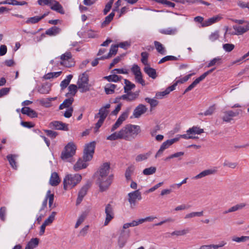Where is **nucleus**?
I'll return each instance as SVG.
<instances>
[{
    "label": "nucleus",
    "instance_id": "obj_34",
    "mask_svg": "<svg viewBox=\"0 0 249 249\" xmlns=\"http://www.w3.org/2000/svg\"><path fill=\"white\" fill-rule=\"evenodd\" d=\"M178 32L176 28L169 27L166 29H162L160 31V33L167 35H174Z\"/></svg>",
    "mask_w": 249,
    "mask_h": 249
},
{
    "label": "nucleus",
    "instance_id": "obj_53",
    "mask_svg": "<svg viewBox=\"0 0 249 249\" xmlns=\"http://www.w3.org/2000/svg\"><path fill=\"white\" fill-rule=\"evenodd\" d=\"M145 101L150 105L151 107H155L159 103L157 100L148 97L145 98Z\"/></svg>",
    "mask_w": 249,
    "mask_h": 249
},
{
    "label": "nucleus",
    "instance_id": "obj_44",
    "mask_svg": "<svg viewBox=\"0 0 249 249\" xmlns=\"http://www.w3.org/2000/svg\"><path fill=\"white\" fill-rule=\"evenodd\" d=\"M125 86L124 87L125 92H128L135 87V85L128 80H124Z\"/></svg>",
    "mask_w": 249,
    "mask_h": 249
},
{
    "label": "nucleus",
    "instance_id": "obj_55",
    "mask_svg": "<svg viewBox=\"0 0 249 249\" xmlns=\"http://www.w3.org/2000/svg\"><path fill=\"white\" fill-rule=\"evenodd\" d=\"M221 58L219 57H215L212 59L210 62L209 63L208 65V67H210L213 66H214L216 64H219L221 63Z\"/></svg>",
    "mask_w": 249,
    "mask_h": 249
},
{
    "label": "nucleus",
    "instance_id": "obj_32",
    "mask_svg": "<svg viewBox=\"0 0 249 249\" xmlns=\"http://www.w3.org/2000/svg\"><path fill=\"white\" fill-rule=\"evenodd\" d=\"M179 140L178 138H175L174 139H172L170 140H168L166 141L163 142L160 146V147L162 148L163 150L167 149L170 145L173 144L174 143L177 142Z\"/></svg>",
    "mask_w": 249,
    "mask_h": 249
},
{
    "label": "nucleus",
    "instance_id": "obj_41",
    "mask_svg": "<svg viewBox=\"0 0 249 249\" xmlns=\"http://www.w3.org/2000/svg\"><path fill=\"white\" fill-rule=\"evenodd\" d=\"M112 74H112V75L105 76V77H104V78L107 80L109 82H118L121 79V78H122L121 76H119L116 74H115V73H112Z\"/></svg>",
    "mask_w": 249,
    "mask_h": 249
},
{
    "label": "nucleus",
    "instance_id": "obj_31",
    "mask_svg": "<svg viewBox=\"0 0 249 249\" xmlns=\"http://www.w3.org/2000/svg\"><path fill=\"white\" fill-rule=\"evenodd\" d=\"M46 198L47 201L48 199H49V206L50 208H54L56 207L55 204L53 205L54 194H51V191L50 190H48L47 191Z\"/></svg>",
    "mask_w": 249,
    "mask_h": 249
},
{
    "label": "nucleus",
    "instance_id": "obj_39",
    "mask_svg": "<svg viewBox=\"0 0 249 249\" xmlns=\"http://www.w3.org/2000/svg\"><path fill=\"white\" fill-rule=\"evenodd\" d=\"M216 109L215 105H213L210 106L204 113H199L198 115L210 116L213 114Z\"/></svg>",
    "mask_w": 249,
    "mask_h": 249
},
{
    "label": "nucleus",
    "instance_id": "obj_14",
    "mask_svg": "<svg viewBox=\"0 0 249 249\" xmlns=\"http://www.w3.org/2000/svg\"><path fill=\"white\" fill-rule=\"evenodd\" d=\"M215 69H212L202 74L200 76L196 78L185 90L184 92H187L194 88L200 81H202L210 73H211Z\"/></svg>",
    "mask_w": 249,
    "mask_h": 249
},
{
    "label": "nucleus",
    "instance_id": "obj_6",
    "mask_svg": "<svg viewBox=\"0 0 249 249\" xmlns=\"http://www.w3.org/2000/svg\"><path fill=\"white\" fill-rule=\"evenodd\" d=\"M77 84L81 92H85L89 90L90 85L89 84V76L86 72L79 75Z\"/></svg>",
    "mask_w": 249,
    "mask_h": 249
},
{
    "label": "nucleus",
    "instance_id": "obj_25",
    "mask_svg": "<svg viewBox=\"0 0 249 249\" xmlns=\"http://www.w3.org/2000/svg\"><path fill=\"white\" fill-rule=\"evenodd\" d=\"M118 45H112L110 47L109 52L107 55H104L101 57V59H106L111 57L112 56L115 55L118 51Z\"/></svg>",
    "mask_w": 249,
    "mask_h": 249
},
{
    "label": "nucleus",
    "instance_id": "obj_2",
    "mask_svg": "<svg viewBox=\"0 0 249 249\" xmlns=\"http://www.w3.org/2000/svg\"><path fill=\"white\" fill-rule=\"evenodd\" d=\"M237 24L233 25L234 32L230 33L232 35H242L249 31V21L243 19H232Z\"/></svg>",
    "mask_w": 249,
    "mask_h": 249
},
{
    "label": "nucleus",
    "instance_id": "obj_21",
    "mask_svg": "<svg viewBox=\"0 0 249 249\" xmlns=\"http://www.w3.org/2000/svg\"><path fill=\"white\" fill-rule=\"evenodd\" d=\"M216 171H217L215 169L205 170L200 173L199 174L193 177V178L195 179L201 178L207 176L214 174L216 172Z\"/></svg>",
    "mask_w": 249,
    "mask_h": 249
},
{
    "label": "nucleus",
    "instance_id": "obj_59",
    "mask_svg": "<svg viewBox=\"0 0 249 249\" xmlns=\"http://www.w3.org/2000/svg\"><path fill=\"white\" fill-rule=\"evenodd\" d=\"M7 209L5 207H2L0 209V218L2 221L5 220V215Z\"/></svg>",
    "mask_w": 249,
    "mask_h": 249
},
{
    "label": "nucleus",
    "instance_id": "obj_8",
    "mask_svg": "<svg viewBox=\"0 0 249 249\" xmlns=\"http://www.w3.org/2000/svg\"><path fill=\"white\" fill-rule=\"evenodd\" d=\"M95 142H92L85 146L83 158L85 161L90 160L93 158L95 147Z\"/></svg>",
    "mask_w": 249,
    "mask_h": 249
},
{
    "label": "nucleus",
    "instance_id": "obj_9",
    "mask_svg": "<svg viewBox=\"0 0 249 249\" xmlns=\"http://www.w3.org/2000/svg\"><path fill=\"white\" fill-rule=\"evenodd\" d=\"M60 64L66 67L73 66L75 62L70 52H66L60 56Z\"/></svg>",
    "mask_w": 249,
    "mask_h": 249
},
{
    "label": "nucleus",
    "instance_id": "obj_57",
    "mask_svg": "<svg viewBox=\"0 0 249 249\" xmlns=\"http://www.w3.org/2000/svg\"><path fill=\"white\" fill-rule=\"evenodd\" d=\"M234 45L232 44L226 43L223 45V49L227 52H230L234 48Z\"/></svg>",
    "mask_w": 249,
    "mask_h": 249
},
{
    "label": "nucleus",
    "instance_id": "obj_20",
    "mask_svg": "<svg viewBox=\"0 0 249 249\" xmlns=\"http://www.w3.org/2000/svg\"><path fill=\"white\" fill-rule=\"evenodd\" d=\"M221 19V17L219 15L213 16L211 18H209L204 21V23L202 25V27L209 26L213 23L219 21Z\"/></svg>",
    "mask_w": 249,
    "mask_h": 249
},
{
    "label": "nucleus",
    "instance_id": "obj_46",
    "mask_svg": "<svg viewBox=\"0 0 249 249\" xmlns=\"http://www.w3.org/2000/svg\"><path fill=\"white\" fill-rule=\"evenodd\" d=\"M151 152H148L143 154H139L136 158V161L140 162L146 160L151 155Z\"/></svg>",
    "mask_w": 249,
    "mask_h": 249
},
{
    "label": "nucleus",
    "instance_id": "obj_15",
    "mask_svg": "<svg viewBox=\"0 0 249 249\" xmlns=\"http://www.w3.org/2000/svg\"><path fill=\"white\" fill-rule=\"evenodd\" d=\"M110 170V163L109 162H105L103 163L99 168V176L100 177L101 179H103L102 178L104 177H108L109 172Z\"/></svg>",
    "mask_w": 249,
    "mask_h": 249
},
{
    "label": "nucleus",
    "instance_id": "obj_24",
    "mask_svg": "<svg viewBox=\"0 0 249 249\" xmlns=\"http://www.w3.org/2000/svg\"><path fill=\"white\" fill-rule=\"evenodd\" d=\"M60 182V179L56 172H53L50 179V184L53 186H55Z\"/></svg>",
    "mask_w": 249,
    "mask_h": 249
},
{
    "label": "nucleus",
    "instance_id": "obj_18",
    "mask_svg": "<svg viewBox=\"0 0 249 249\" xmlns=\"http://www.w3.org/2000/svg\"><path fill=\"white\" fill-rule=\"evenodd\" d=\"M147 110V107L143 104L139 105L133 111V115L135 118H138L142 114L145 113Z\"/></svg>",
    "mask_w": 249,
    "mask_h": 249
},
{
    "label": "nucleus",
    "instance_id": "obj_23",
    "mask_svg": "<svg viewBox=\"0 0 249 249\" xmlns=\"http://www.w3.org/2000/svg\"><path fill=\"white\" fill-rule=\"evenodd\" d=\"M118 139H124L122 129L118 132H115L107 137V140L115 141Z\"/></svg>",
    "mask_w": 249,
    "mask_h": 249
},
{
    "label": "nucleus",
    "instance_id": "obj_22",
    "mask_svg": "<svg viewBox=\"0 0 249 249\" xmlns=\"http://www.w3.org/2000/svg\"><path fill=\"white\" fill-rule=\"evenodd\" d=\"M183 83H184V82H183L182 78L179 77L176 78L175 80V82L172 86L167 88L165 91L161 92L160 93H169L170 92L175 89V88L178 84H182Z\"/></svg>",
    "mask_w": 249,
    "mask_h": 249
},
{
    "label": "nucleus",
    "instance_id": "obj_27",
    "mask_svg": "<svg viewBox=\"0 0 249 249\" xmlns=\"http://www.w3.org/2000/svg\"><path fill=\"white\" fill-rule=\"evenodd\" d=\"M17 155L15 154H9L6 156V158L9 161V163L11 166L14 169H17V162L16 161V159L18 157Z\"/></svg>",
    "mask_w": 249,
    "mask_h": 249
},
{
    "label": "nucleus",
    "instance_id": "obj_49",
    "mask_svg": "<svg viewBox=\"0 0 249 249\" xmlns=\"http://www.w3.org/2000/svg\"><path fill=\"white\" fill-rule=\"evenodd\" d=\"M56 214V213L55 212H53L51 215L44 221L43 223H44L47 226L53 223V220H54L55 216Z\"/></svg>",
    "mask_w": 249,
    "mask_h": 249
},
{
    "label": "nucleus",
    "instance_id": "obj_26",
    "mask_svg": "<svg viewBox=\"0 0 249 249\" xmlns=\"http://www.w3.org/2000/svg\"><path fill=\"white\" fill-rule=\"evenodd\" d=\"M144 71L152 79H155L157 77V73L156 70L150 67V65L145 66L143 69Z\"/></svg>",
    "mask_w": 249,
    "mask_h": 249
},
{
    "label": "nucleus",
    "instance_id": "obj_52",
    "mask_svg": "<svg viewBox=\"0 0 249 249\" xmlns=\"http://www.w3.org/2000/svg\"><path fill=\"white\" fill-rule=\"evenodd\" d=\"M249 240V236H242L241 237H236L234 236L232 238V240L233 241H235L236 242H246Z\"/></svg>",
    "mask_w": 249,
    "mask_h": 249
},
{
    "label": "nucleus",
    "instance_id": "obj_48",
    "mask_svg": "<svg viewBox=\"0 0 249 249\" xmlns=\"http://www.w3.org/2000/svg\"><path fill=\"white\" fill-rule=\"evenodd\" d=\"M156 171V168L155 167L151 166L149 168L144 169L142 173L144 175H150L154 174Z\"/></svg>",
    "mask_w": 249,
    "mask_h": 249
},
{
    "label": "nucleus",
    "instance_id": "obj_61",
    "mask_svg": "<svg viewBox=\"0 0 249 249\" xmlns=\"http://www.w3.org/2000/svg\"><path fill=\"white\" fill-rule=\"evenodd\" d=\"M113 1L114 0H110V1L106 5L104 10V15H106L112 7Z\"/></svg>",
    "mask_w": 249,
    "mask_h": 249
},
{
    "label": "nucleus",
    "instance_id": "obj_50",
    "mask_svg": "<svg viewBox=\"0 0 249 249\" xmlns=\"http://www.w3.org/2000/svg\"><path fill=\"white\" fill-rule=\"evenodd\" d=\"M124 232V230H123L122 231L121 235L119 236L118 239V244L120 248H122L123 247H124L126 242V239L123 237L122 236V234Z\"/></svg>",
    "mask_w": 249,
    "mask_h": 249
},
{
    "label": "nucleus",
    "instance_id": "obj_36",
    "mask_svg": "<svg viewBox=\"0 0 249 249\" xmlns=\"http://www.w3.org/2000/svg\"><path fill=\"white\" fill-rule=\"evenodd\" d=\"M234 115L233 111L232 110L225 111L222 120L224 122H230L231 120V117H234Z\"/></svg>",
    "mask_w": 249,
    "mask_h": 249
},
{
    "label": "nucleus",
    "instance_id": "obj_63",
    "mask_svg": "<svg viewBox=\"0 0 249 249\" xmlns=\"http://www.w3.org/2000/svg\"><path fill=\"white\" fill-rule=\"evenodd\" d=\"M114 15V13L111 12L109 15L106 17L105 20L104 21L103 24L105 25L108 24L113 19Z\"/></svg>",
    "mask_w": 249,
    "mask_h": 249
},
{
    "label": "nucleus",
    "instance_id": "obj_64",
    "mask_svg": "<svg viewBox=\"0 0 249 249\" xmlns=\"http://www.w3.org/2000/svg\"><path fill=\"white\" fill-rule=\"evenodd\" d=\"M21 112L23 114H26L29 117H31V109L29 107H22Z\"/></svg>",
    "mask_w": 249,
    "mask_h": 249
},
{
    "label": "nucleus",
    "instance_id": "obj_12",
    "mask_svg": "<svg viewBox=\"0 0 249 249\" xmlns=\"http://www.w3.org/2000/svg\"><path fill=\"white\" fill-rule=\"evenodd\" d=\"M49 127L52 129L56 130L63 131L69 130L68 124L66 123H64L61 121H52L49 124Z\"/></svg>",
    "mask_w": 249,
    "mask_h": 249
},
{
    "label": "nucleus",
    "instance_id": "obj_47",
    "mask_svg": "<svg viewBox=\"0 0 249 249\" xmlns=\"http://www.w3.org/2000/svg\"><path fill=\"white\" fill-rule=\"evenodd\" d=\"M141 62L142 64H143L145 66L149 65L148 63V58L149 56V53L146 52H142L141 53Z\"/></svg>",
    "mask_w": 249,
    "mask_h": 249
},
{
    "label": "nucleus",
    "instance_id": "obj_58",
    "mask_svg": "<svg viewBox=\"0 0 249 249\" xmlns=\"http://www.w3.org/2000/svg\"><path fill=\"white\" fill-rule=\"evenodd\" d=\"M46 135L51 139H54L57 135L58 133L51 130H45Z\"/></svg>",
    "mask_w": 249,
    "mask_h": 249
},
{
    "label": "nucleus",
    "instance_id": "obj_40",
    "mask_svg": "<svg viewBox=\"0 0 249 249\" xmlns=\"http://www.w3.org/2000/svg\"><path fill=\"white\" fill-rule=\"evenodd\" d=\"M60 31V29L56 26H53L46 31V34L49 36H55Z\"/></svg>",
    "mask_w": 249,
    "mask_h": 249
},
{
    "label": "nucleus",
    "instance_id": "obj_60",
    "mask_svg": "<svg viewBox=\"0 0 249 249\" xmlns=\"http://www.w3.org/2000/svg\"><path fill=\"white\" fill-rule=\"evenodd\" d=\"M155 1L160 3L167 5L171 7H174L175 6L174 3L168 1L167 0H155Z\"/></svg>",
    "mask_w": 249,
    "mask_h": 249
},
{
    "label": "nucleus",
    "instance_id": "obj_30",
    "mask_svg": "<svg viewBox=\"0 0 249 249\" xmlns=\"http://www.w3.org/2000/svg\"><path fill=\"white\" fill-rule=\"evenodd\" d=\"M86 161L79 159L76 163L74 165L73 169L75 171H77L80 169H84L87 167V164L86 163Z\"/></svg>",
    "mask_w": 249,
    "mask_h": 249
},
{
    "label": "nucleus",
    "instance_id": "obj_42",
    "mask_svg": "<svg viewBox=\"0 0 249 249\" xmlns=\"http://www.w3.org/2000/svg\"><path fill=\"white\" fill-rule=\"evenodd\" d=\"M154 45L157 51L161 54H165V50L163 46L160 42L155 41H154Z\"/></svg>",
    "mask_w": 249,
    "mask_h": 249
},
{
    "label": "nucleus",
    "instance_id": "obj_54",
    "mask_svg": "<svg viewBox=\"0 0 249 249\" xmlns=\"http://www.w3.org/2000/svg\"><path fill=\"white\" fill-rule=\"evenodd\" d=\"M219 32L218 31H215L209 36V39L211 41L214 42L217 40L219 38Z\"/></svg>",
    "mask_w": 249,
    "mask_h": 249
},
{
    "label": "nucleus",
    "instance_id": "obj_11",
    "mask_svg": "<svg viewBox=\"0 0 249 249\" xmlns=\"http://www.w3.org/2000/svg\"><path fill=\"white\" fill-rule=\"evenodd\" d=\"M128 200L131 205V207L133 208L136 205L137 199L140 200L142 197L141 193L139 190H137L128 194Z\"/></svg>",
    "mask_w": 249,
    "mask_h": 249
},
{
    "label": "nucleus",
    "instance_id": "obj_10",
    "mask_svg": "<svg viewBox=\"0 0 249 249\" xmlns=\"http://www.w3.org/2000/svg\"><path fill=\"white\" fill-rule=\"evenodd\" d=\"M131 71L135 76V80L138 83L141 84L142 86H144L145 83V81L142 78V73L140 67L137 64L132 65Z\"/></svg>",
    "mask_w": 249,
    "mask_h": 249
},
{
    "label": "nucleus",
    "instance_id": "obj_1",
    "mask_svg": "<svg viewBox=\"0 0 249 249\" xmlns=\"http://www.w3.org/2000/svg\"><path fill=\"white\" fill-rule=\"evenodd\" d=\"M124 140L131 141L141 132V128L139 125L127 124L122 128Z\"/></svg>",
    "mask_w": 249,
    "mask_h": 249
},
{
    "label": "nucleus",
    "instance_id": "obj_38",
    "mask_svg": "<svg viewBox=\"0 0 249 249\" xmlns=\"http://www.w3.org/2000/svg\"><path fill=\"white\" fill-rule=\"evenodd\" d=\"M56 99V97L42 99L40 100V103L43 106L49 107L51 106V102L55 100Z\"/></svg>",
    "mask_w": 249,
    "mask_h": 249
},
{
    "label": "nucleus",
    "instance_id": "obj_56",
    "mask_svg": "<svg viewBox=\"0 0 249 249\" xmlns=\"http://www.w3.org/2000/svg\"><path fill=\"white\" fill-rule=\"evenodd\" d=\"M189 231V230L188 229H184L181 231H175L171 233V235L177 236L183 235L188 233Z\"/></svg>",
    "mask_w": 249,
    "mask_h": 249
},
{
    "label": "nucleus",
    "instance_id": "obj_33",
    "mask_svg": "<svg viewBox=\"0 0 249 249\" xmlns=\"http://www.w3.org/2000/svg\"><path fill=\"white\" fill-rule=\"evenodd\" d=\"M186 132L187 134H200L204 132L203 129L200 128L199 127L194 126L191 128H190L187 130Z\"/></svg>",
    "mask_w": 249,
    "mask_h": 249
},
{
    "label": "nucleus",
    "instance_id": "obj_51",
    "mask_svg": "<svg viewBox=\"0 0 249 249\" xmlns=\"http://www.w3.org/2000/svg\"><path fill=\"white\" fill-rule=\"evenodd\" d=\"M203 215V212L201 211L199 212H192L190 213L187 214L185 216V218H192L195 216H201Z\"/></svg>",
    "mask_w": 249,
    "mask_h": 249
},
{
    "label": "nucleus",
    "instance_id": "obj_3",
    "mask_svg": "<svg viewBox=\"0 0 249 249\" xmlns=\"http://www.w3.org/2000/svg\"><path fill=\"white\" fill-rule=\"evenodd\" d=\"M81 179L82 176L78 174L66 175L63 180L64 189L67 190L69 187L71 189L79 183Z\"/></svg>",
    "mask_w": 249,
    "mask_h": 249
},
{
    "label": "nucleus",
    "instance_id": "obj_19",
    "mask_svg": "<svg viewBox=\"0 0 249 249\" xmlns=\"http://www.w3.org/2000/svg\"><path fill=\"white\" fill-rule=\"evenodd\" d=\"M50 7L53 10L60 14H64V11L62 5L56 0H52Z\"/></svg>",
    "mask_w": 249,
    "mask_h": 249
},
{
    "label": "nucleus",
    "instance_id": "obj_45",
    "mask_svg": "<svg viewBox=\"0 0 249 249\" xmlns=\"http://www.w3.org/2000/svg\"><path fill=\"white\" fill-rule=\"evenodd\" d=\"M116 88V85L112 84H107L105 87V91L106 93H109L110 92H114L115 89Z\"/></svg>",
    "mask_w": 249,
    "mask_h": 249
},
{
    "label": "nucleus",
    "instance_id": "obj_17",
    "mask_svg": "<svg viewBox=\"0 0 249 249\" xmlns=\"http://www.w3.org/2000/svg\"><path fill=\"white\" fill-rule=\"evenodd\" d=\"M90 185L89 183L84 185L79 191L76 200V205H79L82 201L84 197L86 195Z\"/></svg>",
    "mask_w": 249,
    "mask_h": 249
},
{
    "label": "nucleus",
    "instance_id": "obj_43",
    "mask_svg": "<svg viewBox=\"0 0 249 249\" xmlns=\"http://www.w3.org/2000/svg\"><path fill=\"white\" fill-rule=\"evenodd\" d=\"M139 94H123V100L127 102H131L135 100L138 97Z\"/></svg>",
    "mask_w": 249,
    "mask_h": 249
},
{
    "label": "nucleus",
    "instance_id": "obj_5",
    "mask_svg": "<svg viewBox=\"0 0 249 249\" xmlns=\"http://www.w3.org/2000/svg\"><path fill=\"white\" fill-rule=\"evenodd\" d=\"M76 147L72 142H69L62 152L61 158L64 160H67L72 158L75 154Z\"/></svg>",
    "mask_w": 249,
    "mask_h": 249
},
{
    "label": "nucleus",
    "instance_id": "obj_13",
    "mask_svg": "<svg viewBox=\"0 0 249 249\" xmlns=\"http://www.w3.org/2000/svg\"><path fill=\"white\" fill-rule=\"evenodd\" d=\"M105 213L106 219L104 222V225L107 226L114 217L113 208L109 203L107 204L106 206Z\"/></svg>",
    "mask_w": 249,
    "mask_h": 249
},
{
    "label": "nucleus",
    "instance_id": "obj_7",
    "mask_svg": "<svg viewBox=\"0 0 249 249\" xmlns=\"http://www.w3.org/2000/svg\"><path fill=\"white\" fill-rule=\"evenodd\" d=\"M102 179H101L100 177H98L97 180V184L99 185L101 192H104L108 189L112 182L113 175H110L108 177H104Z\"/></svg>",
    "mask_w": 249,
    "mask_h": 249
},
{
    "label": "nucleus",
    "instance_id": "obj_4",
    "mask_svg": "<svg viewBox=\"0 0 249 249\" xmlns=\"http://www.w3.org/2000/svg\"><path fill=\"white\" fill-rule=\"evenodd\" d=\"M110 107L109 104H106L105 106L102 107L99 110V112L95 115V118H99V120L96 123L94 128L95 131L97 132L99 128L103 124L105 120L107 117L109 110H107Z\"/></svg>",
    "mask_w": 249,
    "mask_h": 249
},
{
    "label": "nucleus",
    "instance_id": "obj_16",
    "mask_svg": "<svg viewBox=\"0 0 249 249\" xmlns=\"http://www.w3.org/2000/svg\"><path fill=\"white\" fill-rule=\"evenodd\" d=\"M128 117V113L124 112L121 114L115 123L112 125L111 128V131L113 132L117 129Z\"/></svg>",
    "mask_w": 249,
    "mask_h": 249
},
{
    "label": "nucleus",
    "instance_id": "obj_37",
    "mask_svg": "<svg viewBox=\"0 0 249 249\" xmlns=\"http://www.w3.org/2000/svg\"><path fill=\"white\" fill-rule=\"evenodd\" d=\"M61 73V71L53 72H49L44 75L43 78L46 80L55 78L59 77Z\"/></svg>",
    "mask_w": 249,
    "mask_h": 249
},
{
    "label": "nucleus",
    "instance_id": "obj_29",
    "mask_svg": "<svg viewBox=\"0 0 249 249\" xmlns=\"http://www.w3.org/2000/svg\"><path fill=\"white\" fill-rule=\"evenodd\" d=\"M135 170V166L131 165L128 166L125 172L124 176L127 181L132 180L131 176L134 173Z\"/></svg>",
    "mask_w": 249,
    "mask_h": 249
},
{
    "label": "nucleus",
    "instance_id": "obj_28",
    "mask_svg": "<svg viewBox=\"0 0 249 249\" xmlns=\"http://www.w3.org/2000/svg\"><path fill=\"white\" fill-rule=\"evenodd\" d=\"M74 99L72 97H70L65 99L63 103L60 104L59 107L60 110L63 109L65 108H69L73 102Z\"/></svg>",
    "mask_w": 249,
    "mask_h": 249
},
{
    "label": "nucleus",
    "instance_id": "obj_35",
    "mask_svg": "<svg viewBox=\"0 0 249 249\" xmlns=\"http://www.w3.org/2000/svg\"><path fill=\"white\" fill-rule=\"evenodd\" d=\"M72 77L73 76L71 74L68 75L66 76V78L61 82L60 87L61 89H65L69 85Z\"/></svg>",
    "mask_w": 249,
    "mask_h": 249
},
{
    "label": "nucleus",
    "instance_id": "obj_62",
    "mask_svg": "<svg viewBox=\"0 0 249 249\" xmlns=\"http://www.w3.org/2000/svg\"><path fill=\"white\" fill-rule=\"evenodd\" d=\"M86 218V215L84 214H81L80 217L78 218L75 225V228H77L80 224H81L84 221Z\"/></svg>",
    "mask_w": 249,
    "mask_h": 249
}]
</instances>
